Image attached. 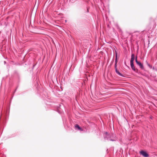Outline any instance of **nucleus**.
<instances>
[{
	"mask_svg": "<svg viewBox=\"0 0 157 157\" xmlns=\"http://www.w3.org/2000/svg\"><path fill=\"white\" fill-rule=\"evenodd\" d=\"M135 61L136 62V63L139 66L140 68H141L142 69L143 68V64L140 63V62L138 61L137 60V56H136L135 58Z\"/></svg>",
	"mask_w": 157,
	"mask_h": 157,
	"instance_id": "f257e3e1",
	"label": "nucleus"
},
{
	"mask_svg": "<svg viewBox=\"0 0 157 157\" xmlns=\"http://www.w3.org/2000/svg\"><path fill=\"white\" fill-rule=\"evenodd\" d=\"M140 153L144 157H148L149 156L148 155L147 152L144 151H140Z\"/></svg>",
	"mask_w": 157,
	"mask_h": 157,
	"instance_id": "f03ea898",
	"label": "nucleus"
},
{
	"mask_svg": "<svg viewBox=\"0 0 157 157\" xmlns=\"http://www.w3.org/2000/svg\"><path fill=\"white\" fill-rule=\"evenodd\" d=\"M135 59V55L134 54H132L131 55V58L130 60V63H133V61Z\"/></svg>",
	"mask_w": 157,
	"mask_h": 157,
	"instance_id": "7ed1b4c3",
	"label": "nucleus"
},
{
	"mask_svg": "<svg viewBox=\"0 0 157 157\" xmlns=\"http://www.w3.org/2000/svg\"><path fill=\"white\" fill-rule=\"evenodd\" d=\"M130 64H131V67L133 71H137V69H135V67L134 64H133V63H131Z\"/></svg>",
	"mask_w": 157,
	"mask_h": 157,
	"instance_id": "20e7f679",
	"label": "nucleus"
},
{
	"mask_svg": "<svg viewBox=\"0 0 157 157\" xmlns=\"http://www.w3.org/2000/svg\"><path fill=\"white\" fill-rule=\"evenodd\" d=\"M115 71L119 75L122 76H123V75L119 72L118 70H117V68H116V69H115Z\"/></svg>",
	"mask_w": 157,
	"mask_h": 157,
	"instance_id": "39448f33",
	"label": "nucleus"
},
{
	"mask_svg": "<svg viewBox=\"0 0 157 157\" xmlns=\"http://www.w3.org/2000/svg\"><path fill=\"white\" fill-rule=\"evenodd\" d=\"M75 127L76 128H77L79 130H82V128L79 127V126L78 124H76L75 125Z\"/></svg>",
	"mask_w": 157,
	"mask_h": 157,
	"instance_id": "423d86ee",
	"label": "nucleus"
},
{
	"mask_svg": "<svg viewBox=\"0 0 157 157\" xmlns=\"http://www.w3.org/2000/svg\"><path fill=\"white\" fill-rule=\"evenodd\" d=\"M117 64L115 63V69H116V68H117Z\"/></svg>",
	"mask_w": 157,
	"mask_h": 157,
	"instance_id": "0eeeda50",
	"label": "nucleus"
},
{
	"mask_svg": "<svg viewBox=\"0 0 157 157\" xmlns=\"http://www.w3.org/2000/svg\"><path fill=\"white\" fill-rule=\"evenodd\" d=\"M117 59H115V63L117 64Z\"/></svg>",
	"mask_w": 157,
	"mask_h": 157,
	"instance_id": "6e6552de",
	"label": "nucleus"
},
{
	"mask_svg": "<svg viewBox=\"0 0 157 157\" xmlns=\"http://www.w3.org/2000/svg\"><path fill=\"white\" fill-rule=\"evenodd\" d=\"M117 59V54L116 55V59Z\"/></svg>",
	"mask_w": 157,
	"mask_h": 157,
	"instance_id": "1a4fd4ad",
	"label": "nucleus"
}]
</instances>
